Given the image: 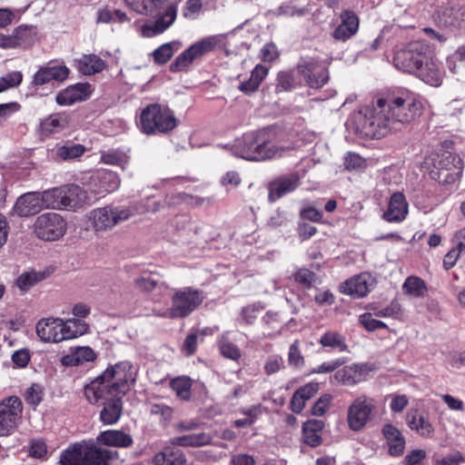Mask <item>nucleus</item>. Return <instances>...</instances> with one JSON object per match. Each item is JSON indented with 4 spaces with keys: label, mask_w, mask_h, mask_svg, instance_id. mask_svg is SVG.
Masks as SVG:
<instances>
[{
    "label": "nucleus",
    "mask_w": 465,
    "mask_h": 465,
    "mask_svg": "<svg viewBox=\"0 0 465 465\" xmlns=\"http://www.w3.org/2000/svg\"><path fill=\"white\" fill-rule=\"evenodd\" d=\"M85 152L82 144H67L57 149V155L63 160H70L83 155Z\"/></svg>",
    "instance_id": "5fc2aeb1"
},
{
    "label": "nucleus",
    "mask_w": 465,
    "mask_h": 465,
    "mask_svg": "<svg viewBox=\"0 0 465 465\" xmlns=\"http://www.w3.org/2000/svg\"><path fill=\"white\" fill-rule=\"evenodd\" d=\"M409 204L401 193H394L389 201L388 208L382 218L389 223H401L407 217Z\"/></svg>",
    "instance_id": "b1692460"
},
{
    "label": "nucleus",
    "mask_w": 465,
    "mask_h": 465,
    "mask_svg": "<svg viewBox=\"0 0 465 465\" xmlns=\"http://www.w3.org/2000/svg\"><path fill=\"white\" fill-rule=\"evenodd\" d=\"M177 15V6L172 5L166 8L164 13L160 15L153 25H144L142 27V35L144 37H153L163 33L175 21Z\"/></svg>",
    "instance_id": "a878e982"
},
{
    "label": "nucleus",
    "mask_w": 465,
    "mask_h": 465,
    "mask_svg": "<svg viewBox=\"0 0 465 465\" xmlns=\"http://www.w3.org/2000/svg\"><path fill=\"white\" fill-rule=\"evenodd\" d=\"M371 311L376 317L399 319L401 315V308L398 302L393 301L385 307L375 304L371 305Z\"/></svg>",
    "instance_id": "de8ad7c7"
},
{
    "label": "nucleus",
    "mask_w": 465,
    "mask_h": 465,
    "mask_svg": "<svg viewBox=\"0 0 465 465\" xmlns=\"http://www.w3.org/2000/svg\"><path fill=\"white\" fill-rule=\"evenodd\" d=\"M419 79L425 84L438 87L442 84L444 72L439 61L435 58L431 50L426 57L421 66L413 73Z\"/></svg>",
    "instance_id": "f3484780"
},
{
    "label": "nucleus",
    "mask_w": 465,
    "mask_h": 465,
    "mask_svg": "<svg viewBox=\"0 0 465 465\" xmlns=\"http://www.w3.org/2000/svg\"><path fill=\"white\" fill-rule=\"evenodd\" d=\"M89 331V325L79 319H41L36 324V333L45 342L58 343L82 336Z\"/></svg>",
    "instance_id": "7ed1b4c3"
},
{
    "label": "nucleus",
    "mask_w": 465,
    "mask_h": 465,
    "mask_svg": "<svg viewBox=\"0 0 465 465\" xmlns=\"http://www.w3.org/2000/svg\"><path fill=\"white\" fill-rule=\"evenodd\" d=\"M23 403L16 396L0 401V437L13 434L22 422Z\"/></svg>",
    "instance_id": "9d476101"
},
{
    "label": "nucleus",
    "mask_w": 465,
    "mask_h": 465,
    "mask_svg": "<svg viewBox=\"0 0 465 465\" xmlns=\"http://www.w3.org/2000/svg\"><path fill=\"white\" fill-rule=\"evenodd\" d=\"M134 286L141 292H149L159 287V280L153 272H143L134 280Z\"/></svg>",
    "instance_id": "8fccbe9b"
},
{
    "label": "nucleus",
    "mask_w": 465,
    "mask_h": 465,
    "mask_svg": "<svg viewBox=\"0 0 465 465\" xmlns=\"http://www.w3.org/2000/svg\"><path fill=\"white\" fill-rule=\"evenodd\" d=\"M171 387L182 400L191 398L192 381L187 377H178L171 381Z\"/></svg>",
    "instance_id": "3c124183"
},
{
    "label": "nucleus",
    "mask_w": 465,
    "mask_h": 465,
    "mask_svg": "<svg viewBox=\"0 0 465 465\" xmlns=\"http://www.w3.org/2000/svg\"><path fill=\"white\" fill-rule=\"evenodd\" d=\"M375 408V401L366 395L357 397L348 408L347 423L353 431H359L369 421Z\"/></svg>",
    "instance_id": "ddd939ff"
},
{
    "label": "nucleus",
    "mask_w": 465,
    "mask_h": 465,
    "mask_svg": "<svg viewBox=\"0 0 465 465\" xmlns=\"http://www.w3.org/2000/svg\"><path fill=\"white\" fill-rule=\"evenodd\" d=\"M372 285V278L367 273H360L346 280L340 285V292L345 295L353 298H362L366 296Z\"/></svg>",
    "instance_id": "6ab92c4d"
},
{
    "label": "nucleus",
    "mask_w": 465,
    "mask_h": 465,
    "mask_svg": "<svg viewBox=\"0 0 465 465\" xmlns=\"http://www.w3.org/2000/svg\"><path fill=\"white\" fill-rule=\"evenodd\" d=\"M44 209L40 193L32 192L20 196L13 208V212L20 217H28L40 213Z\"/></svg>",
    "instance_id": "5701e85b"
},
{
    "label": "nucleus",
    "mask_w": 465,
    "mask_h": 465,
    "mask_svg": "<svg viewBox=\"0 0 465 465\" xmlns=\"http://www.w3.org/2000/svg\"><path fill=\"white\" fill-rule=\"evenodd\" d=\"M23 81V74L20 71H15L6 74L0 78V93L9 88L18 86Z\"/></svg>",
    "instance_id": "4d7b16f0"
},
{
    "label": "nucleus",
    "mask_w": 465,
    "mask_h": 465,
    "mask_svg": "<svg viewBox=\"0 0 465 465\" xmlns=\"http://www.w3.org/2000/svg\"><path fill=\"white\" fill-rule=\"evenodd\" d=\"M64 210L76 212L91 203L88 193L76 184L63 186Z\"/></svg>",
    "instance_id": "aec40b11"
},
{
    "label": "nucleus",
    "mask_w": 465,
    "mask_h": 465,
    "mask_svg": "<svg viewBox=\"0 0 465 465\" xmlns=\"http://www.w3.org/2000/svg\"><path fill=\"white\" fill-rule=\"evenodd\" d=\"M324 423L319 420H312L304 423L302 428V437L305 444L311 447H317L322 443L320 432L322 430Z\"/></svg>",
    "instance_id": "e433bc0d"
},
{
    "label": "nucleus",
    "mask_w": 465,
    "mask_h": 465,
    "mask_svg": "<svg viewBox=\"0 0 465 465\" xmlns=\"http://www.w3.org/2000/svg\"><path fill=\"white\" fill-rule=\"evenodd\" d=\"M431 47L424 41L410 43L404 49L398 51L394 57L397 68L413 74L431 51Z\"/></svg>",
    "instance_id": "1a4fd4ad"
},
{
    "label": "nucleus",
    "mask_w": 465,
    "mask_h": 465,
    "mask_svg": "<svg viewBox=\"0 0 465 465\" xmlns=\"http://www.w3.org/2000/svg\"><path fill=\"white\" fill-rule=\"evenodd\" d=\"M25 401L30 405H38L42 401L41 387L39 385L33 384L25 392Z\"/></svg>",
    "instance_id": "69168bd1"
},
{
    "label": "nucleus",
    "mask_w": 465,
    "mask_h": 465,
    "mask_svg": "<svg viewBox=\"0 0 465 465\" xmlns=\"http://www.w3.org/2000/svg\"><path fill=\"white\" fill-rule=\"evenodd\" d=\"M344 166L347 170H363L366 166V160L355 153H348L344 157Z\"/></svg>",
    "instance_id": "bf43d9fd"
},
{
    "label": "nucleus",
    "mask_w": 465,
    "mask_h": 465,
    "mask_svg": "<svg viewBox=\"0 0 465 465\" xmlns=\"http://www.w3.org/2000/svg\"><path fill=\"white\" fill-rule=\"evenodd\" d=\"M86 442L73 444L64 450L60 457V465H85Z\"/></svg>",
    "instance_id": "f704fd0d"
},
{
    "label": "nucleus",
    "mask_w": 465,
    "mask_h": 465,
    "mask_svg": "<svg viewBox=\"0 0 465 465\" xmlns=\"http://www.w3.org/2000/svg\"><path fill=\"white\" fill-rule=\"evenodd\" d=\"M92 94L91 84L78 83L62 90L56 95L55 101L59 105L69 106L78 102L87 100Z\"/></svg>",
    "instance_id": "412c9836"
},
{
    "label": "nucleus",
    "mask_w": 465,
    "mask_h": 465,
    "mask_svg": "<svg viewBox=\"0 0 465 465\" xmlns=\"http://www.w3.org/2000/svg\"><path fill=\"white\" fill-rule=\"evenodd\" d=\"M132 216L133 212L127 206L107 204L90 211L87 218L94 232L96 235H103L128 221Z\"/></svg>",
    "instance_id": "20e7f679"
},
{
    "label": "nucleus",
    "mask_w": 465,
    "mask_h": 465,
    "mask_svg": "<svg viewBox=\"0 0 465 465\" xmlns=\"http://www.w3.org/2000/svg\"><path fill=\"white\" fill-rule=\"evenodd\" d=\"M203 292L192 287L175 290L172 296V306L157 315L163 318H185L194 312L203 302Z\"/></svg>",
    "instance_id": "6e6552de"
},
{
    "label": "nucleus",
    "mask_w": 465,
    "mask_h": 465,
    "mask_svg": "<svg viewBox=\"0 0 465 465\" xmlns=\"http://www.w3.org/2000/svg\"><path fill=\"white\" fill-rule=\"evenodd\" d=\"M46 444L43 440L35 439L31 440L29 449L30 456L36 459H41L46 455Z\"/></svg>",
    "instance_id": "0e129e2a"
},
{
    "label": "nucleus",
    "mask_w": 465,
    "mask_h": 465,
    "mask_svg": "<svg viewBox=\"0 0 465 465\" xmlns=\"http://www.w3.org/2000/svg\"><path fill=\"white\" fill-rule=\"evenodd\" d=\"M44 209L64 210L63 186L40 193Z\"/></svg>",
    "instance_id": "ea45409f"
},
{
    "label": "nucleus",
    "mask_w": 465,
    "mask_h": 465,
    "mask_svg": "<svg viewBox=\"0 0 465 465\" xmlns=\"http://www.w3.org/2000/svg\"><path fill=\"white\" fill-rule=\"evenodd\" d=\"M92 180L95 185L94 193L97 195H104L116 191L121 183L117 173L107 170L99 171Z\"/></svg>",
    "instance_id": "bb28decb"
},
{
    "label": "nucleus",
    "mask_w": 465,
    "mask_h": 465,
    "mask_svg": "<svg viewBox=\"0 0 465 465\" xmlns=\"http://www.w3.org/2000/svg\"><path fill=\"white\" fill-rule=\"evenodd\" d=\"M128 161V155L120 150H109L101 153V163L104 164L117 165L125 169Z\"/></svg>",
    "instance_id": "a18cd8bd"
},
{
    "label": "nucleus",
    "mask_w": 465,
    "mask_h": 465,
    "mask_svg": "<svg viewBox=\"0 0 465 465\" xmlns=\"http://www.w3.org/2000/svg\"><path fill=\"white\" fill-rule=\"evenodd\" d=\"M155 0H124L125 4L138 14H151L155 8Z\"/></svg>",
    "instance_id": "13d9d810"
},
{
    "label": "nucleus",
    "mask_w": 465,
    "mask_h": 465,
    "mask_svg": "<svg viewBox=\"0 0 465 465\" xmlns=\"http://www.w3.org/2000/svg\"><path fill=\"white\" fill-rule=\"evenodd\" d=\"M332 401L331 394H324L314 403L312 412L315 416H322L328 411Z\"/></svg>",
    "instance_id": "680f3d73"
},
{
    "label": "nucleus",
    "mask_w": 465,
    "mask_h": 465,
    "mask_svg": "<svg viewBox=\"0 0 465 465\" xmlns=\"http://www.w3.org/2000/svg\"><path fill=\"white\" fill-rule=\"evenodd\" d=\"M268 71L267 67L257 64L252 69L250 78L239 85V90L247 95L252 94L259 89L261 83L267 76Z\"/></svg>",
    "instance_id": "c9c22d12"
},
{
    "label": "nucleus",
    "mask_w": 465,
    "mask_h": 465,
    "mask_svg": "<svg viewBox=\"0 0 465 465\" xmlns=\"http://www.w3.org/2000/svg\"><path fill=\"white\" fill-rule=\"evenodd\" d=\"M257 132L244 134L235 140L232 145V154L248 161H260L262 155L256 149Z\"/></svg>",
    "instance_id": "4be33fe9"
},
{
    "label": "nucleus",
    "mask_w": 465,
    "mask_h": 465,
    "mask_svg": "<svg viewBox=\"0 0 465 465\" xmlns=\"http://www.w3.org/2000/svg\"><path fill=\"white\" fill-rule=\"evenodd\" d=\"M409 426L422 437L431 438L433 436L434 429L432 424L428 418L422 415H413L409 420Z\"/></svg>",
    "instance_id": "c03bdc74"
},
{
    "label": "nucleus",
    "mask_w": 465,
    "mask_h": 465,
    "mask_svg": "<svg viewBox=\"0 0 465 465\" xmlns=\"http://www.w3.org/2000/svg\"><path fill=\"white\" fill-rule=\"evenodd\" d=\"M213 438L206 432L174 437L170 440L171 445L181 447H202L211 443Z\"/></svg>",
    "instance_id": "4c0bfd02"
},
{
    "label": "nucleus",
    "mask_w": 465,
    "mask_h": 465,
    "mask_svg": "<svg viewBox=\"0 0 465 465\" xmlns=\"http://www.w3.org/2000/svg\"><path fill=\"white\" fill-rule=\"evenodd\" d=\"M177 125L173 113L159 104L147 105L140 115V128L146 134H164Z\"/></svg>",
    "instance_id": "423d86ee"
},
{
    "label": "nucleus",
    "mask_w": 465,
    "mask_h": 465,
    "mask_svg": "<svg viewBox=\"0 0 465 465\" xmlns=\"http://www.w3.org/2000/svg\"><path fill=\"white\" fill-rule=\"evenodd\" d=\"M287 134L277 127H267L257 131L256 149L262 155L260 161L282 157L293 149V144L287 139Z\"/></svg>",
    "instance_id": "39448f33"
},
{
    "label": "nucleus",
    "mask_w": 465,
    "mask_h": 465,
    "mask_svg": "<svg viewBox=\"0 0 465 465\" xmlns=\"http://www.w3.org/2000/svg\"><path fill=\"white\" fill-rule=\"evenodd\" d=\"M136 372L129 361H122L107 368L99 377L85 386L84 395L89 402L114 392L124 395L134 383Z\"/></svg>",
    "instance_id": "f03ea898"
},
{
    "label": "nucleus",
    "mask_w": 465,
    "mask_h": 465,
    "mask_svg": "<svg viewBox=\"0 0 465 465\" xmlns=\"http://www.w3.org/2000/svg\"><path fill=\"white\" fill-rule=\"evenodd\" d=\"M97 441L105 446L127 448L133 444V438L123 430H108L98 435Z\"/></svg>",
    "instance_id": "2f4dec72"
},
{
    "label": "nucleus",
    "mask_w": 465,
    "mask_h": 465,
    "mask_svg": "<svg viewBox=\"0 0 465 465\" xmlns=\"http://www.w3.org/2000/svg\"><path fill=\"white\" fill-rule=\"evenodd\" d=\"M440 24L447 28L460 29L465 26V6L454 5L444 8L439 15Z\"/></svg>",
    "instance_id": "cd10ccee"
},
{
    "label": "nucleus",
    "mask_w": 465,
    "mask_h": 465,
    "mask_svg": "<svg viewBox=\"0 0 465 465\" xmlns=\"http://www.w3.org/2000/svg\"><path fill=\"white\" fill-rule=\"evenodd\" d=\"M371 312H365L360 316V323L369 331L388 328L387 324L380 320L375 319Z\"/></svg>",
    "instance_id": "6e6d98bb"
},
{
    "label": "nucleus",
    "mask_w": 465,
    "mask_h": 465,
    "mask_svg": "<svg viewBox=\"0 0 465 465\" xmlns=\"http://www.w3.org/2000/svg\"><path fill=\"white\" fill-rule=\"evenodd\" d=\"M182 46L183 45L179 41H173L160 45L152 53L154 63L157 64H166L172 58L174 52L178 51Z\"/></svg>",
    "instance_id": "79ce46f5"
},
{
    "label": "nucleus",
    "mask_w": 465,
    "mask_h": 465,
    "mask_svg": "<svg viewBox=\"0 0 465 465\" xmlns=\"http://www.w3.org/2000/svg\"><path fill=\"white\" fill-rule=\"evenodd\" d=\"M366 374L364 365L352 364L338 370L333 379L343 385H354L364 381Z\"/></svg>",
    "instance_id": "c85d7f7f"
},
{
    "label": "nucleus",
    "mask_w": 465,
    "mask_h": 465,
    "mask_svg": "<svg viewBox=\"0 0 465 465\" xmlns=\"http://www.w3.org/2000/svg\"><path fill=\"white\" fill-rule=\"evenodd\" d=\"M70 69L64 64L49 62L40 66L33 75L32 84L42 86L52 82L63 83L69 77Z\"/></svg>",
    "instance_id": "2eb2a0df"
},
{
    "label": "nucleus",
    "mask_w": 465,
    "mask_h": 465,
    "mask_svg": "<svg viewBox=\"0 0 465 465\" xmlns=\"http://www.w3.org/2000/svg\"><path fill=\"white\" fill-rule=\"evenodd\" d=\"M319 343L325 348H330L332 351L339 352H345L348 351L345 337L337 331L329 330L322 333L319 340Z\"/></svg>",
    "instance_id": "58836bf2"
},
{
    "label": "nucleus",
    "mask_w": 465,
    "mask_h": 465,
    "mask_svg": "<svg viewBox=\"0 0 465 465\" xmlns=\"http://www.w3.org/2000/svg\"><path fill=\"white\" fill-rule=\"evenodd\" d=\"M67 230L65 220L56 213H45L39 215L34 223L36 236L44 241H57Z\"/></svg>",
    "instance_id": "9b49d317"
},
{
    "label": "nucleus",
    "mask_w": 465,
    "mask_h": 465,
    "mask_svg": "<svg viewBox=\"0 0 465 465\" xmlns=\"http://www.w3.org/2000/svg\"><path fill=\"white\" fill-rule=\"evenodd\" d=\"M95 353L89 347H78L72 353L63 357L62 362L67 366H75L94 361Z\"/></svg>",
    "instance_id": "a19ab883"
},
{
    "label": "nucleus",
    "mask_w": 465,
    "mask_h": 465,
    "mask_svg": "<svg viewBox=\"0 0 465 465\" xmlns=\"http://www.w3.org/2000/svg\"><path fill=\"white\" fill-rule=\"evenodd\" d=\"M465 64V45L457 48V50L448 56L447 65L452 73H457L459 69Z\"/></svg>",
    "instance_id": "864d4df0"
},
{
    "label": "nucleus",
    "mask_w": 465,
    "mask_h": 465,
    "mask_svg": "<svg viewBox=\"0 0 465 465\" xmlns=\"http://www.w3.org/2000/svg\"><path fill=\"white\" fill-rule=\"evenodd\" d=\"M288 361L291 366L299 368L303 365L304 359L301 353L299 341H294L289 349Z\"/></svg>",
    "instance_id": "052dcab7"
},
{
    "label": "nucleus",
    "mask_w": 465,
    "mask_h": 465,
    "mask_svg": "<svg viewBox=\"0 0 465 465\" xmlns=\"http://www.w3.org/2000/svg\"><path fill=\"white\" fill-rule=\"evenodd\" d=\"M298 74L302 76L304 84L311 88H321L329 79L326 66L322 63L314 60L300 64L298 65Z\"/></svg>",
    "instance_id": "4468645a"
},
{
    "label": "nucleus",
    "mask_w": 465,
    "mask_h": 465,
    "mask_svg": "<svg viewBox=\"0 0 465 465\" xmlns=\"http://www.w3.org/2000/svg\"><path fill=\"white\" fill-rule=\"evenodd\" d=\"M426 451L423 450H413L405 457V465H424Z\"/></svg>",
    "instance_id": "338daca9"
},
{
    "label": "nucleus",
    "mask_w": 465,
    "mask_h": 465,
    "mask_svg": "<svg viewBox=\"0 0 465 465\" xmlns=\"http://www.w3.org/2000/svg\"><path fill=\"white\" fill-rule=\"evenodd\" d=\"M97 402H90L91 404H100L103 406L100 411V420L104 425H114L121 418L123 413V401L124 395L118 393H108L103 395Z\"/></svg>",
    "instance_id": "dca6fc26"
},
{
    "label": "nucleus",
    "mask_w": 465,
    "mask_h": 465,
    "mask_svg": "<svg viewBox=\"0 0 465 465\" xmlns=\"http://www.w3.org/2000/svg\"><path fill=\"white\" fill-rule=\"evenodd\" d=\"M391 456L400 457L405 449V439L401 431L391 424H386L382 430Z\"/></svg>",
    "instance_id": "473e14b6"
},
{
    "label": "nucleus",
    "mask_w": 465,
    "mask_h": 465,
    "mask_svg": "<svg viewBox=\"0 0 465 465\" xmlns=\"http://www.w3.org/2000/svg\"><path fill=\"white\" fill-rule=\"evenodd\" d=\"M41 130L45 134L56 133L64 126V120L58 114H53L41 123Z\"/></svg>",
    "instance_id": "603ef678"
},
{
    "label": "nucleus",
    "mask_w": 465,
    "mask_h": 465,
    "mask_svg": "<svg viewBox=\"0 0 465 465\" xmlns=\"http://www.w3.org/2000/svg\"><path fill=\"white\" fill-rule=\"evenodd\" d=\"M402 288L405 293L413 297H422L427 291L424 281L417 276H409Z\"/></svg>",
    "instance_id": "49530a36"
},
{
    "label": "nucleus",
    "mask_w": 465,
    "mask_h": 465,
    "mask_svg": "<svg viewBox=\"0 0 465 465\" xmlns=\"http://www.w3.org/2000/svg\"><path fill=\"white\" fill-rule=\"evenodd\" d=\"M218 44L216 36H207L194 43L170 64L172 72H181L186 70L194 60L212 52Z\"/></svg>",
    "instance_id": "f8f14e48"
},
{
    "label": "nucleus",
    "mask_w": 465,
    "mask_h": 465,
    "mask_svg": "<svg viewBox=\"0 0 465 465\" xmlns=\"http://www.w3.org/2000/svg\"><path fill=\"white\" fill-rule=\"evenodd\" d=\"M294 280L298 283H301L303 286L309 288L312 286V282L315 280V274L314 272L308 269H299L294 273Z\"/></svg>",
    "instance_id": "e2e57ef3"
},
{
    "label": "nucleus",
    "mask_w": 465,
    "mask_h": 465,
    "mask_svg": "<svg viewBox=\"0 0 465 465\" xmlns=\"http://www.w3.org/2000/svg\"><path fill=\"white\" fill-rule=\"evenodd\" d=\"M426 163L431 165L430 176L440 183H454L461 176L463 161L459 155L451 153L431 154L426 160Z\"/></svg>",
    "instance_id": "0eeeda50"
},
{
    "label": "nucleus",
    "mask_w": 465,
    "mask_h": 465,
    "mask_svg": "<svg viewBox=\"0 0 465 465\" xmlns=\"http://www.w3.org/2000/svg\"><path fill=\"white\" fill-rule=\"evenodd\" d=\"M218 347L221 354L227 359L237 361L242 356L239 348L231 342L226 335L221 336L218 341Z\"/></svg>",
    "instance_id": "09e8293b"
},
{
    "label": "nucleus",
    "mask_w": 465,
    "mask_h": 465,
    "mask_svg": "<svg viewBox=\"0 0 465 465\" xmlns=\"http://www.w3.org/2000/svg\"><path fill=\"white\" fill-rule=\"evenodd\" d=\"M300 184V175L298 173L281 175L269 183L268 199L270 202H275L287 193L295 191Z\"/></svg>",
    "instance_id": "a211bd4d"
},
{
    "label": "nucleus",
    "mask_w": 465,
    "mask_h": 465,
    "mask_svg": "<svg viewBox=\"0 0 465 465\" xmlns=\"http://www.w3.org/2000/svg\"><path fill=\"white\" fill-rule=\"evenodd\" d=\"M293 87V77L286 72H281L277 76L276 89L279 92L288 91Z\"/></svg>",
    "instance_id": "774afa93"
},
{
    "label": "nucleus",
    "mask_w": 465,
    "mask_h": 465,
    "mask_svg": "<svg viewBox=\"0 0 465 465\" xmlns=\"http://www.w3.org/2000/svg\"><path fill=\"white\" fill-rule=\"evenodd\" d=\"M341 24L332 33V37L336 41L345 42L353 36L359 29V18L350 10H345L341 14Z\"/></svg>",
    "instance_id": "393cba45"
},
{
    "label": "nucleus",
    "mask_w": 465,
    "mask_h": 465,
    "mask_svg": "<svg viewBox=\"0 0 465 465\" xmlns=\"http://www.w3.org/2000/svg\"><path fill=\"white\" fill-rule=\"evenodd\" d=\"M45 278V272L35 271L25 272L17 277L15 280V285L22 292H27L35 284L43 281Z\"/></svg>",
    "instance_id": "37998d69"
},
{
    "label": "nucleus",
    "mask_w": 465,
    "mask_h": 465,
    "mask_svg": "<svg viewBox=\"0 0 465 465\" xmlns=\"http://www.w3.org/2000/svg\"><path fill=\"white\" fill-rule=\"evenodd\" d=\"M117 452L86 442L85 465H109Z\"/></svg>",
    "instance_id": "c756f323"
},
{
    "label": "nucleus",
    "mask_w": 465,
    "mask_h": 465,
    "mask_svg": "<svg viewBox=\"0 0 465 465\" xmlns=\"http://www.w3.org/2000/svg\"><path fill=\"white\" fill-rule=\"evenodd\" d=\"M74 62L78 72L84 75L100 73L105 66L104 60L96 54H84Z\"/></svg>",
    "instance_id": "72a5a7b5"
},
{
    "label": "nucleus",
    "mask_w": 465,
    "mask_h": 465,
    "mask_svg": "<svg viewBox=\"0 0 465 465\" xmlns=\"http://www.w3.org/2000/svg\"><path fill=\"white\" fill-rule=\"evenodd\" d=\"M153 462L154 465H184L186 458L181 450L172 445L165 446L157 452L153 458Z\"/></svg>",
    "instance_id": "7c9ffc66"
},
{
    "label": "nucleus",
    "mask_w": 465,
    "mask_h": 465,
    "mask_svg": "<svg viewBox=\"0 0 465 465\" xmlns=\"http://www.w3.org/2000/svg\"><path fill=\"white\" fill-rule=\"evenodd\" d=\"M423 111L421 97L407 88L381 94L372 110L365 115L367 135L381 138L391 130H401L418 119Z\"/></svg>",
    "instance_id": "f257e3e1"
}]
</instances>
